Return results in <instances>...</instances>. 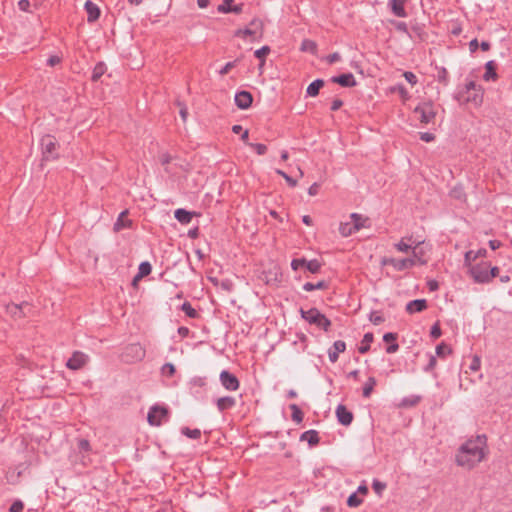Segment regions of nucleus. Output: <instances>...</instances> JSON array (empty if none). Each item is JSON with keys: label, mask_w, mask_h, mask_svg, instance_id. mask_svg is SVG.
Instances as JSON below:
<instances>
[{"label": "nucleus", "mask_w": 512, "mask_h": 512, "mask_svg": "<svg viewBox=\"0 0 512 512\" xmlns=\"http://www.w3.org/2000/svg\"><path fill=\"white\" fill-rule=\"evenodd\" d=\"M452 352V348L444 342H441L436 346V355L440 358H444L447 354H452Z\"/></svg>", "instance_id": "nucleus-45"}, {"label": "nucleus", "mask_w": 512, "mask_h": 512, "mask_svg": "<svg viewBox=\"0 0 512 512\" xmlns=\"http://www.w3.org/2000/svg\"><path fill=\"white\" fill-rule=\"evenodd\" d=\"M490 268V263L486 261H482L474 266H471L469 270L470 276L476 283H489L488 278V269Z\"/></svg>", "instance_id": "nucleus-7"}, {"label": "nucleus", "mask_w": 512, "mask_h": 512, "mask_svg": "<svg viewBox=\"0 0 512 512\" xmlns=\"http://www.w3.org/2000/svg\"><path fill=\"white\" fill-rule=\"evenodd\" d=\"M107 71V66L103 61L98 62L92 71L91 81L97 82Z\"/></svg>", "instance_id": "nucleus-32"}, {"label": "nucleus", "mask_w": 512, "mask_h": 512, "mask_svg": "<svg viewBox=\"0 0 512 512\" xmlns=\"http://www.w3.org/2000/svg\"><path fill=\"white\" fill-rule=\"evenodd\" d=\"M436 364H437L436 357L434 355L430 354L429 355V362L424 367V371H426V372L432 371L436 367Z\"/></svg>", "instance_id": "nucleus-63"}, {"label": "nucleus", "mask_w": 512, "mask_h": 512, "mask_svg": "<svg viewBox=\"0 0 512 512\" xmlns=\"http://www.w3.org/2000/svg\"><path fill=\"white\" fill-rule=\"evenodd\" d=\"M180 309L186 314L187 317L189 318H192V319H196L199 317V313L196 311V309H194L191 305L190 302L188 301H185Z\"/></svg>", "instance_id": "nucleus-43"}, {"label": "nucleus", "mask_w": 512, "mask_h": 512, "mask_svg": "<svg viewBox=\"0 0 512 512\" xmlns=\"http://www.w3.org/2000/svg\"><path fill=\"white\" fill-rule=\"evenodd\" d=\"M487 436L479 434L467 439L457 449L455 463L467 470L474 469L488 455Z\"/></svg>", "instance_id": "nucleus-1"}, {"label": "nucleus", "mask_w": 512, "mask_h": 512, "mask_svg": "<svg viewBox=\"0 0 512 512\" xmlns=\"http://www.w3.org/2000/svg\"><path fill=\"white\" fill-rule=\"evenodd\" d=\"M377 381L376 378L373 376L368 377L367 381L365 382L362 390V395L364 398H369L374 390V387L376 386Z\"/></svg>", "instance_id": "nucleus-37"}, {"label": "nucleus", "mask_w": 512, "mask_h": 512, "mask_svg": "<svg viewBox=\"0 0 512 512\" xmlns=\"http://www.w3.org/2000/svg\"><path fill=\"white\" fill-rule=\"evenodd\" d=\"M350 218L353 230H356V232L361 230L362 228L370 227V219L368 217H364L363 215L358 213H352L350 215Z\"/></svg>", "instance_id": "nucleus-19"}, {"label": "nucleus", "mask_w": 512, "mask_h": 512, "mask_svg": "<svg viewBox=\"0 0 512 512\" xmlns=\"http://www.w3.org/2000/svg\"><path fill=\"white\" fill-rule=\"evenodd\" d=\"M408 241H412V236L403 237L399 242L394 244V248L399 252L407 253L413 248V246L409 244Z\"/></svg>", "instance_id": "nucleus-36"}, {"label": "nucleus", "mask_w": 512, "mask_h": 512, "mask_svg": "<svg viewBox=\"0 0 512 512\" xmlns=\"http://www.w3.org/2000/svg\"><path fill=\"white\" fill-rule=\"evenodd\" d=\"M23 508V502L21 500H15L9 507V512H21Z\"/></svg>", "instance_id": "nucleus-61"}, {"label": "nucleus", "mask_w": 512, "mask_h": 512, "mask_svg": "<svg viewBox=\"0 0 512 512\" xmlns=\"http://www.w3.org/2000/svg\"><path fill=\"white\" fill-rule=\"evenodd\" d=\"M329 288V283L325 280L318 281L317 283L306 282L303 285V290L310 292L313 290H326Z\"/></svg>", "instance_id": "nucleus-35"}, {"label": "nucleus", "mask_w": 512, "mask_h": 512, "mask_svg": "<svg viewBox=\"0 0 512 512\" xmlns=\"http://www.w3.org/2000/svg\"><path fill=\"white\" fill-rule=\"evenodd\" d=\"M355 232H356V230H353V226H352L351 222H342V223H340L339 233L343 237H348V236L352 235Z\"/></svg>", "instance_id": "nucleus-44"}, {"label": "nucleus", "mask_w": 512, "mask_h": 512, "mask_svg": "<svg viewBox=\"0 0 512 512\" xmlns=\"http://www.w3.org/2000/svg\"><path fill=\"white\" fill-rule=\"evenodd\" d=\"M374 340V335L371 332H367L364 334L363 339L361 341V345L358 347V352L360 354H366L370 350V345Z\"/></svg>", "instance_id": "nucleus-31"}, {"label": "nucleus", "mask_w": 512, "mask_h": 512, "mask_svg": "<svg viewBox=\"0 0 512 512\" xmlns=\"http://www.w3.org/2000/svg\"><path fill=\"white\" fill-rule=\"evenodd\" d=\"M398 334L394 332H387L383 335V341L389 345L386 347V353L393 354L398 351L399 345L397 343Z\"/></svg>", "instance_id": "nucleus-21"}, {"label": "nucleus", "mask_w": 512, "mask_h": 512, "mask_svg": "<svg viewBox=\"0 0 512 512\" xmlns=\"http://www.w3.org/2000/svg\"><path fill=\"white\" fill-rule=\"evenodd\" d=\"M234 101L239 109L246 110L251 107L253 96L249 91L242 90L236 93Z\"/></svg>", "instance_id": "nucleus-12"}, {"label": "nucleus", "mask_w": 512, "mask_h": 512, "mask_svg": "<svg viewBox=\"0 0 512 512\" xmlns=\"http://www.w3.org/2000/svg\"><path fill=\"white\" fill-rule=\"evenodd\" d=\"M146 355L145 348L140 343H132L125 347L123 357L128 362H138Z\"/></svg>", "instance_id": "nucleus-8"}, {"label": "nucleus", "mask_w": 512, "mask_h": 512, "mask_svg": "<svg viewBox=\"0 0 512 512\" xmlns=\"http://www.w3.org/2000/svg\"><path fill=\"white\" fill-rule=\"evenodd\" d=\"M406 1L407 0H389L388 6L395 16L404 18L407 16V12L405 10Z\"/></svg>", "instance_id": "nucleus-20"}, {"label": "nucleus", "mask_w": 512, "mask_h": 512, "mask_svg": "<svg viewBox=\"0 0 512 512\" xmlns=\"http://www.w3.org/2000/svg\"><path fill=\"white\" fill-rule=\"evenodd\" d=\"M236 405V400L232 396L220 397L216 400V406L219 412L232 409Z\"/></svg>", "instance_id": "nucleus-26"}, {"label": "nucleus", "mask_w": 512, "mask_h": 512, "mask_svg": "<svg viewBox=\"0 0 512 512\" xmlns=\"http://www.w3.org/2000/svg\"><path fill=\"white\" fill-rule=\"evenodd\" d=\"M168 413L166 407L154 405L149 409L147 421L151 426H160L163 419L168 417Z\"/></svg>", "instance_id": "nucleus-9"}, {"label": "nucleus", "mask_w": 512, "mask_h": 512, "mask_svg": "<svg viewBox=\"0 0 512 512\" xmlns=\"http://www.w3.org/2000/svg\"><path fill=\"white\" fill-rule=\"evenodd\" d=\"M152 271V266L148 261H143L139 264L138 273L134 277L133 281L136 282L139 279L148 276Z\"/></svg>", "instance_id": "nucleus-34"}, {"label": "nucleus", "mask_w": 512, "mask_h": 512, "mask_svg": "<svg viewBox=\"0 0 512 512\" xmlns=\"http://www.w3.org/2000/svg\"><path fill=\"white\" fill-rule=\"evenodd\" d=\"M289 409L292 412V414H291L292 420L295 423L300 424L304 418L303 411L300 409V407L297 404H294V403L289 405Z\"/></svg>", "instance_id": "nucleus-39"}, {"label": "nucleus", "mask_w": 512, "mask_h": 512, "mask_svg": "<svg viewBox=\"0 0 512 512\" xmlns=\"http://www.w3.org/2000/svg\"><path fill=\"white\" fill-rule=\"evenodd\" d=\"M84 9L87 13V21L88 23H94L97 21L101 15L100 8L96 3L91 0H87L84 5Z\"/></svg>", "instance_id": "nucleus-15"}, {"label": "nucleus", "mask_w": 512, "mask_h": 512, "mask_svg": "<svg viewBox=\"0 0 512 512\" xmlns=\"http://www.w3.org/2000/svg\"><path fill=\"white\" fill-rule=\"evenodd\" d=\"M451 196L459 199V200H465L466 195L461 187H456L451 191Z\"/></svg>", "instance_id": "nucleus-60"}, {"label": "nucleus", "mask_w": 512, "mask_h": 512, "mask_svg": "<svg viewBox=\"0 0 512 512\" xmlns=\"http://www.w3.org/2000/svg\"><path fill=\"white\" fill-rule=\"evenodd\" d=\"M363 503V499L358 497L357 492H354L349 495L347 499V505L349 507H358Z\"/></svg>", "instance_id": "nucleus-49"}, {"label": "nucleus", "mask_w": 512, "mask_h": 512, "mask_svg": "<svg viewBox=\"0 0 512 512\" xmlns=\"http://www.w3.org/2000/svg\"><path fill=\"white\" fill-rule=\"evenodd\" d=\"M441 335H442V331H441V328H440L439 322H436V323L431 327L430 336H431L433 339H437V338H439Z\"/></svg>", "instance_id": "nucleus-59"}, {"label": "nucleus", "mask_w": 512, "mask_h": 512, "mask_svg": "<svg viewBox=\"0 0 512 512\" xmlns=\"http://www.w3.org/2000/svg\"><path fill=\"white\" fill-rule=\"evenodd\" d=\"M330 81L332 83L339 84L342 87H354L357 84L355 77L351 72L333 76Z\"/></svg>", "instance_id": "nucleus-14"}, {"label": "nucleus", "mask_w": 512, "mask_h": 512, "mask_svg": "<svg viewBox=\"0 0 512 512\" xmlns=\"http://www.w3.org/2000/svg\"><path fill=\"white\" fill-rule=\"evenodd\" d=\"M77 448H78L79 452H86V453H88L92 450L89 440L84 439V438L77 439Z\"/></svg>", "instance_id": "nucleus-48"}, {"label": "nucleus", "mask_w": 512, "mask_h": 512, "mask_svg": "<svg viewBox=\"0 0 512 512\" xmlns=\"http://www.w3.org/2000/svg\"><path fill=\"white\" fill-rule=\"evenodd\" d=\"M243 5H234V0H223L218 6L217 11L220 13H235L240 14L242 12Z\"/></svg>", "instance_id": "nucleus-18"}, {"label": "nucleus", "mask_w": 512, "mask_h": 512, "mask_svg": "<svg viewBox=\"0 0 512 512\" xmlns=\"http://www.w3.org/2000/svg\"><path fill=\"white\" fill-rule=\"evenodd\" d=\"M234 35L244 39L250 37V41L252 42L260 41L264 35V23L261 19L254 18L244 29H237Z\"/></svg>", "instance_id": "nucleus-3"}, {"label": "nucleus", "mask_w": 512, "mask_h": 512, "mask_svg": "<svg viewBox=\"0 0 512 512\" xmlns=\"http://www.w3.org/2000/svg\"><path fill=\"white\" fill-rule=\"evenodd\" d=\"M469 95L467 96V98L465 99L466 102H471L473 103L476 107L477 106H480L483 102V95H484V90L481 86H478L476 92L473 91L472 94L468 93Z\"/></svg>", "instance_id": "nucleus-28"}, {"label": "nucleus", "mask_w": 512, "mask_h": 512, "mask_svg": "<svg viewBox=\"0 0 512 512\" xmlns=\"http://www.w3.org/2000/svg\"><path fill=\"white\" fill-rule=\"evenodd\" d=\"M403 76L412 86L416 85L418 82L417 76L411 71L404 72Z\"/></svg>", "instance_id": "nucleus-58"}, {"label": "nucleus", "mask_w": 512, "mask_h": 512, "mask_svg": "<svg viewBox=\"0 0 512 512\" xmlns=\"http://www.w3.org/2000/svg\"><path fill=\"white\" fill-rule=\"evenodd\" d=\"M325 82L323 79H316L311 82L306 90L307 96L316 97L318 96L320 89L324 86Z\"/></svg>", "instance_id": "nucleus-29"}, {"label": "nucleus", "mask_w": 512, "mask_h": 512, "mask_svg": "<svg viewBox=\"0 0 512 512\" xmlns=\"http://www.w3.org/2000/svg\"><path fill=\"white\" fill-rule=\"evenodd\" d=\"M423 241H419L412 248V257L416 261V265L425 266L428 264L429 259L426 257L425 251L423 248H419Z\"/></svg>", "instance_id": "nucleus-16"}, {"label": "nucleus", "mask_w": 512, "mask_h": 512, "mask_svg": "<svg viewBox=\"0 0 512 512\" xmlns=\"http://www.w3.org/2000/svg\"><path fill=\"white\" fill-rule=\"evenodd\" d=\"M219 286L227 291V292H231L233 290V282L230 280V279H224L220 282Z\"/></svg>", "instance_id": "nucleus-64"}, {"label": "nucleus", "mask_w": 512, "mask_h": 512, "mask_svg": "<svg viewBox=\"0 0 512 512\" xmlns=\"http://www.w3.org/2000/svg\"><path fill=\"white\" fill-rule=\"evenodd\" d=\"M89 357L81 351H74L72 356L67 360L66 367L70 370H79L88 363Z\"/></svg>", "instance_id": "nucleus-10"}, {"label": "nucleus", "mask_w": 512, "mask_h": 512, "mask_svg": "<svg viewBox=\"0 0 512 512\" xmlns=\"http://www.w3.org/2000/svg\"><path fill=\"white\" fill-rule=\"evenodd\" d=\"M306 258H294L291 261V268L297 271L300 267H305Z\"/></svg>", "instance_id": "nucleus-56"}, {"label": "nucleus", "mask_w": 512, "mask_h": 512, "mask_svg": "<svg viewBox=\"0 0 512 512\" xmlns=\"http://www.w3.org/2000/svg\"><path fill=\"white\" fill-rule=\"evenodd\" d=\"M301 441H307L309 446L313 447L319 444L320 437L316 430H307L303 432L300 436Z\"/></svg>", "instance_id": "nucleus-27"}, {"label": "nucleus", "mask_w": 512, "mask_h": 512, "mask_svg": "<svg viewBox=\"0 0 512 512\" xmlns=\"http://www.w3.org/2000/svg\"><path fill=\"white\" fill-rule=\"evenodd\" d=\"M181 433L190 439H199L201 437L200 429H190L189 427H183Z\"/></svg>", "instance_id": "nucleus-46"}, {"label": "nucleus", "mask_w": 512, "mask_h": 512, "mask_svg": "<svg viewBox=\"0 0 512 512\" xmlns=\"http://www.w3.org/2000/svg\"><path fill=\"white\" fill-rule=\"evenodd\" d=\"M322 264L318 259L307 260L305 268L312 274H318L321 271Z\"/></svg>", "instance_id": "nucleus-41"}, {"label": "nucleus", "mask_w": 512, "mask_h": 512, "mask_svg": "<svg viewBox=\"0 0 512 512\" xmlns=\"http://www.w3.org/2000/svg\"><path fill=\"white\" fill-rule=\"evenodd\" d=\"M496 70H497V63L494 60H490V61L486 62L485 73L483 75V79L485 81H490V80L496 81L499 78Z\"/></svg>", "instance_id": "nucleus-24"}, {"label": "nucleus", "mask_w": 512, "mask_h": 512, "mask_svg": "<svg viewBox=\"0 0 512 512\" xmlns=\"http://www.w3.org/2000/svg\"><path fill=\"white\" fill-rule=\"evenodd\" d=\"M270 51H271L270 47L268 45H265V46H262L261 48L257 49L254 52V56L259 60H262V59L266 60V56L270 53Z\"/></svg>", "instance_id": "nucleus-52"}, {"label": "nucleus", "mask_w": 512, "mask_h": 512, "mask_svg": "<svg viewBox=\"0 0 512 512\" xmlns=\"http://www.w3.org/2000/svg\"><path fill=\"white\" fill-rule=\"evenodd\" d=\"M249 146L255 150L258 155H264L267 152V146L262 143H249Z\"/></svg>", "instance_id": "nucleus-55"}, {"label": "nucleus", "mask_w": 512, "mask_h": 512, "mask_svg": "<svg viewBox=\"0 0 512 512\" xmlns=\"http://www.w3.org/2000/svg\"><path fill=\"white\" fill-rule=\"evenodd\" d=\"M414 114L418 116V120L421 124L428 125V124H434L437 110L435 108V105L432 101H424L419 103L414 108Z\"/></svg>", "instance_id": "nucleus-4"}, {"label": "nucleus", "mask_w": 512, "mask_h": 512, "mask_svg": "<svg viewBox=\"0 0 512 512\" xmlns=\"http://www.w3.org/2000/svg\"><path fill=\"white\" fill-rule=\"evenodd\" d=\"M346 350V343L342 340H337L333 343V350L329 349L328 356L332 363L338 361L339 353H343Z\"/></svg>", "instance_id": "nucleus-23"}, {"label": "nucleus", "mask_w": 512, "mask_h": 512, "mask_svg": "<svg viewBox=\"0 0 512 512\" xmlns=\"http://www.w3.org/2000/svg\"><path fill=\"white\" fill-rule=\"evenodd\" d=\"M369 321L374 325H380L385 321V318L380 311H371Z\"/></svg>", "instance_id": "nucleus-47"}, {"label": "nucleus", "mask_w": 512, "mask_h": 512, "mask_svg": "<svg viewBox=\"0 0 512 512\" xmlns=\"http://www.w3.org/2000/svg\"><path fill=\"white\" fill-rule=\"evenodd\" d=\"M427 307H428V303H427L426 299H415V300L409 301L406 304L405 309L408 314H414V313H419V312L426 310Z\"/></svg>", "instance_id": "nucleus-17"}, {"label": "nucleus", "mask_w": 512, "mask_h": 512, "mask_svg": "<svg viewBox=\"0 0 512 512\" xmlns=\"http://www.w3.org/2000/svg\"><path fill=\"white\" fill-rule=\"evenodd\" d=\"M237 60L227 62L224 67L219 71L220 75H226L230 72L232 68L236 66Z\"/></svg>", "instance_id": "nucleus-62"}, {"label": "nucleus", "mask_w": 512, "mask_h": 512, "mask_svg": "<svg viewBox=\"0 0 512 512\" xmlns=\"http://www.w3.org/2000/svg\"><path fill=\"white\" fill-rule=\"evenodd\" d=\"M391 266L396 271H404L406 269L412 268L416 265V261L414 258H403V259H396L390 261Z\"/></svg>", "instance_id": "nucleus-22"}, {"label": "nucleus", "mask_w": 512, "mask_h": 512, "mask_svg": "<svg viewBox=\"0 0 512 512\" xmlns=\"http://www.w3.org/2000/svg\"><path fill=\"white\" fill-rule=\"evenodd\" d=\"M475 251L469 250L464 255V265L468 267V271L471 269V266H474L472 262L476 260Z\"/></svg>", "instance_id": "nucleus-51"}, {"label": "nucleus", "mask_w": 512, "mask_h": 512, "mask_svg": "<svg viewBox=\"0 0 512 512\" xmlns=\"http://www.w3.org/2000/svg\"><path fill=\"white\" fill-rule=\"evenodd\" d=\"M391 91H397L403 99H407L409 97L408 91L403 84H398L397 86L393 87Z\"/></svg>", "instance_id": "nucleus-57"}, {"label": "nucleus", "mask_w": 512, "mask_h": 512, "mask_svg": "<svg viewBox=\"0 0 512 512\" xmlns=\"http://www.w3.org/2000/svg\"><path fill=\"white\" fill-rule=\"evenodd\" d=\"M17 5L20 11L26 13H33L34 10L32 8L38 9V4H32L29 0H19Z\"/></svg>", "instance_id": "nucleus-42"}, {"label": "nucleus", "mask_w": 512, "mask_h": 512, "mask_svg": "<svg viewBox=\"0 0 512 512\" xmlns=\"http://www.w3.org/2000/svg\"><path fill=\"white\" fill-rule=\"evenodd\" d=\"M275 172L280 175L281 177H283L285 179V181L287 182V184L290 186V187H295L297 185V180L292 178L291 176H289L286 172H284L283 170L281 169H276Z\"/></svg>", "instance_id": "nucleus-53"}, {"label": "nucleus", "mask_w": 512, "mask_h": 512, "mask_svg": "<svg viewBox=\"0 0 512 512\" xmlns=\"http://www.w3.org/2000/svg\"><path fill=\"white\" fill-rule=\"evenodd\" d=\"M301 317L309 324H314L318 328L328 332L331 328V320L322 314L317 308L313 307L308 310L300 309Z\"/></svg>", "instance_id": "nucleus-2"}, {"label": "nucleus", "mask_w": 512, "mask_h": 512, "mask_svg": "<svg viewBox=\"0 0 512 512\" xmlns=\"http://www.w3.org/2000/svg\"><path fill=\"white\" fill-rule=\"evenodd\" d=\"M31 310L32 305L26 301L20 304L11 302L6 305V313L9 314L15 320L27 317Z\"/></svg>", "instance_id": "nucleus-6"}, {"label": "nucleus", "mask_w": 512, "mask_h": 512, "mask_svg": "<svg viewBox=\"0 0 512 512\" xmlns=\"http://www.w3.org/2000/svg\"><path fill=\"white\" fill-rule=\"evenodd\" d=\"M386 486H387V485H386V483H384V482H381V481H379V480H377V479H374V480H373L372 488H373L374 492H375L377 495H379V496H381V495H382L383 491L386 489Z\"/></svg>", "instance_id": "nucleus-54"}, {"label": "nucleus", "mask_w": 512, "mask_h": 512, "mask_svg": "<svg viewBox=\"0 0 512 512\" xmlns=\"http://www.w3.org/2000/svg\"><path fill=\"white\" fill-rule=\"evenodd\" d=\"M43 160L50 161L59 157V143L56 138L50 134L44 135L40 140Z\"/></svg>", "instance_id": "nucleus-5"}, {"label": "nucleus", "mask_w": 512, "mask_h": 512, "mask_svg": "<svg viewBox=\"0 0 512 512\" xmlns=\"http://www.w3.org/2000/svg\"><path fill=\"white\" fill-rule=\"evenodd\" d=\"M437 75L436 79L439 83H441L444 86H447L449 83V73L445 67H438L436 66Z\"/></svg>", "instance_id": "nucleus-40"}, {"label": "nucleus", "mask_w": 512, "mask_h": 512, "mask_svg": "<svg viewBox=\"0 0 512 512\" xmlns=\"http://www.w3.org/2000/svg\"><path fill=\"white\" fill-rule=\"evenodd\" d=\"M421 396L419 395H410L407 397L402 398L401 402L399 403V407L401 408H411L417 406L421 401Z\"/></svg>", "instance_id": "nucleus-33"}, {"label": "nucleus", "mask_w": 512, "mask_h": 512, "mask_svg": "<svg viewBox=\"0 0 512 512\" xmlns=\"http://www.w3.org/2000/svg\"><path fill=\"white\" fill-rule=\"evenodd\" d=\"M161 373L164 376L173 377L175 375V373H176V368H175V366L172 363H165L161 367Z\"/></svg>", "instance_id": "nucleus-50"}, {"label": "nucleus", "mask_w": 512, "mask_h": 512, "mask_svg": "<svg viewBox=\"0 0 512 512\" xmlns=\"http://www.w3.org/2000/svg\"><path fill=\"white\" fill-rule=\"evenodd\" d=\"M127 215H128L127 210H124L119 214V216L113 226L114 231L118 232L122 229L130 228L132 226V221L127 218Z\"/></svg>", "instance_id": "nucleus-25"}, {"label": "nucleus", "mask_w": 512, "mask_h": 512, "mask_svg": "<svg viewBox=\"0 0 512 512\" xmlns=\"http://www.w3.org/2000/svg\"><path fill=\"white\" fill-rule=\"evenodd\" d=\"M336 417L340 424L349 426L353 421V413L343 404H339L336 408Z\"/></svg>", "instance_id": "nucleus-13"}, {"label": "nucleus", "mask_w": 512, "mask_h": 512, "mask_svg": "<svg viewBox=\"0 0 512 512\" xmlns=\"http://www.w3.org/2000/svg\"><path fill=\"white\" fill-rule=\"evenodd\" d=\"M174 217L181 223V224H188L191 222L193 213L190 211H187L183 208L176 209L174 212Z\"/></svg>", "instance_id": "nucleus-30"}, {"label": "nucleus", "mask_w": 512, "mask_h": 512, "mask_svg": "<svg viewBox=\"0 0 512 512\" xmlns=\"http://www.w3.org/2000/svg\"><path fill=\"white\" fill-rule=\"evenodd\" d=\"M219 378L222 386L228 391H236L240 387L239 379L227 370H223Z\"/></svg>", "instance_id": "nucleus-11"}, {"label": "nucleus", "mask_w": 512, "mask_h": 512, "mask_svg": "<svg viewBox=\"0 0 512 512\" xmlns=\"http://www.w3.org/2000/svg\"><path fill=\"white\" fill-rule=\"evenodd\" d=\"M300 50L302 52H309L313 55L317 53L318 46L317 43L311 39H304L301 43Z\"/></svg>", "instance_id": "nucleus-38"}]
</instances>
